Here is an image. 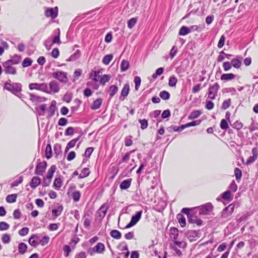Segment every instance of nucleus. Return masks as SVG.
Instances as JSON below:
<instances>
[{"instance_id":"nucleus-1","label":"nucleus","mask_w":258,"mask_h":258,"mask_svg":"<svg viewBox=\"0 0 258 258\" xmlns=\"http://www.w3.org/2000/svg\"><path fill=\"white\" fill-rule=\"evenodd\" d=\"M4 88L15 95H17L22 90V85L20 83H10L6 82L4 85Z\"/></svg>"},{"instance_id":"nucleus-2","label":"nucleus","mask_w":258,"mask_h":258,"mask_svg":"<svg viewBox=\"0 0 258 258\" xmlns=\"http://www.w3.org/2000/svg\"><path fill=\"white\" fill-rule=\"evenodd\" d=\"M14 65L10 63V61H6L3 63L4 68V72L6 74L16 75L17 70L13 66Z\"/></svg>"},{"instance_id":"nucleus-3","label":"nucleus","mask_w":258,"mask_h":258,"mask_svg":"<svg viewBox=\"0 0 258 258\" xmlns=\"http://www.w3.org/2000/svg\"><path fill=\"white\" fill-rule=\"evenodd\" d=\"M219 88L220 86L217 83L210 86L208 90V98L212 100L215 99L217 96Z\"/></svg>"},{"instance_id":"nucleus-4","label":"nucleus","mask_w":258,"mask_h":258,"mask_svg":"<svg viewBox=\"0 0 258 258\" xmlns=\"http://www.w3.org/2000/svg\"><path fill=\"white\" fill-rule=\"evenodd\" d=\"M30 90H37L44 92H48V87L45 83H30L29 85Z\"/></svg>"},{"instance_id":"nucleus-5","label":"nucleus","mask_w":258,"mask_h":258,"mask_svg":"<svg viewBox=\"0 0 258 258\" xmlns=\"http://www.w3.org/2000/svg\"><path fill=\"white\" fill-rule=\"evenodd\" d=\"M104 250L105 246L104 244L99 242L93 248L90 249L89 252L91 255H93L95 253H103Z\"/></svg>"},{"instance_id":"nucleus-6","label":"nucleus","mask_w":258,"mask_h":258,"mask_svg":"<svg viewBox=\"0 0 258 258\" xmlns=\"http://www.w3.org/2000/svg\"><path fill=\"white\" fill-rule=\"evenodd\" d=\"M198 208L200 215H207L212 211L213 206L211 203H208L199 207Z\"/></svg>"},{"instance_id":"nucleus-7","label":"nucleus","mask_w":258,"mask_h":258,"mask_svg":"<svg viewBox=\"0 0 258 258\" xmlns=\"http://www.w3.org/2000/svg\"><path fill=\"white\" fill-rule=\"evenodd\" d=\"M52 76L63 83H66L68 81L67 74L63 72L57 71L54 72L52 74Z\"/></svg>"},{"instance_id":"nucleus-8","label":"nucleus","mask_w":258,"mask_h":258,"mask_svg":"<svg viewBox=\"0 0 258 258\" xmlns=\"http://www.w3.org/2000/svg\"><path fill=\"white\" fill-rule=\"evenodd\" d=\"M46 167L47 163L45 161L38 163L36 167L35 173L37 175H42L43 173L45 170Z\"/></svg>"},{"instance_id":"nucleus-9","label":"nucleus","mask_w":258,"mask_h":258,"mask_svg":"<svg viewBox=\"0 0 258 258\" xmlns=\"http://www.w3.org/2000/svg\"><path fill=\"white\" fill-rule=\"evenodd\" d=\"M252 156H250L246 161V165H249V164L252 163L257 158L258 150L256 148H253L252 149Z\"/></svg>"},{"instance_id":"nucleus-10","label":"nucleus","mask_w":258,"mask_h":258,"mask_svg":"<svg viewBox=\"0 0 258 258\" xmlns=\"http://www.w3.org/2000/svg\"><path fill=\"white\" fill-rule=\"evenodd\" d=\"M130 92V85L128 84H125L121 91L120 96L119 99L120 100H124L125 97H127Z\"/></svg>"},{"instance_id":"nucleus-11","label":"nucleus","mask_w":258,"mask_h":258,"mask_svg":"<svg viewBox=\"0 0 258 258\" xmlns=\"http://www.w3.org/2000/svg\"><path fill=\"white\" fill-rule=\"evenodd\" d=\"M45 15L48 17H51L52 18H55L57 15V8L47 9L45 11Z\"/></svg>"},{"instance_id":"nucleus-12","label":"nucleus","mask_w":258,"mask_h":258,"mask_svg":"<svg viewBox=\"0 0 258 258\" xmlns=\"http://www.w3.org/2000/svg\"><path fill=\"white\" fill-rule=\"evenodd\" d=\"M108 209V206L107 204H104L103 205H102L98 211V213L99 215V216L101 218H104L106 215Z\"/></svg>"},{"instance_id":"nucleus-13","label":"nucleus","mask_w":258,"mask_h":258,"mask_svg":"<svg viewBox=\"0 0 258 258\" xmlns=\"http://www.w3.org/2000/svg\"><path fill=\"white\" fill-rule=\"evenodd\" d=\"M41 183V179L38 176H34L31 179V181L30 183V186L34 189L37 187Z\"/></svg>"},{"instance_id":"nucleus-14","label":"nucleus","mask_w":258,"mask_h":258,"mask_svg":"<svg viewBox=\"0 0 258 258\" xmlns=\"http://www.w3.org/2000/svg\"><path fill=\"white\" fill-rule=\"evenodd\" d=\"M80 137L72 140L70 141L65 149L64 153H67L69 150L75 147L76 143L79 141Z\"/></svg>"},{"instance_id":"nucleus-15","label":"nucleus","mask_w":258,"mask_h":258,"mask_svg":"<svg viewBox=\"0 0 258 258\" xmlns=\"http://www.w3.org/2000/svg\"><path fill=\"white\" fill-rule=\"evenodd\" d=\"M170 237L173 241L177 240L178 236V230L176 228H172L170 230Z\"/></svg>"},{"instance_id":"nucleus-16","label":"nucleus","mask_w":258,"mask_h":258,"mask_svg":"<svg viewBox=\"0 0 258 258\" xmlns=\"http://www.w3.org/2000/svg\"><path fill=\"white\" fill-rule=\"evenodd\" d=\"M132 179L124 180L120 183L119 187L121 189H126L130 187L131 184Z\"/></svg>"},{"instance_id":"nucleus-17","label":"nucleus","mask_w":258,"mask_h":258,"mask_svg":"<svg viewBox=\"0 0 258 258\" xmlns=\"http://www.w3.org/2000/svg\"><path fill=\"white\" fill-rule=\"evenodd\" d=\"M49 87L51 90L54 93H56L59 91V88L58 83L56 81H51L49 83Z\"/></svg>"},{"instance_id":"nucleus-18","label":"nucleus","mask_w":258,"mask_h":258,"mask_svg":"<svg viewBox=\"0 0 258 258\" xmlns=\"http://www.w3.org/2000/svg\"><path fill=\"white\" fill-rule=\"evenodd\" d=\"M235 78V76L232 74H224L221 77V80L222 81H229L234 79Z\"/></svg>"},{"instance_id":"nucleus-19","label":"nucleus","mask_w":258,"mask_h":258,"mask_svg":"<svg viewBox=\"0 0 258 258\" xmlns=\"http://www.w3.org/2000/svg\"><path fill=\"white\" fill-rule=\"evenodd\" d=\"M102 102V100L100 98L97 99L96 100L94 101L91 106V109L93 110H96L97 109H99L101 106Z\"/></svg>"},{"instance_id":"nucleus-20","label":"nucleus","mask_w":258,"mask_h":258,"mask_svg":"<svg viewBox=\"0 0 258 258\" xmlns=\"http://www.w3.org/2000/svg\"><path fill=\"white\" fill-rule=\"evenodd\" d=\"M142 214V211H138L135 215L133 216L131 220L132 223L135 225L141 219Z\"/></svg>"},{"instance_id":"nucleus-21","label":"nucleus","mask_w":258,"mask_h":258,"mask_svg":"<svg viewBox=\"0 0 258 258\" xmlns=\"http://www.w3.org/2000/svg\"><path fill=\"white\" fill-rule=\"evenodd\" d=\"M38 236L37 235L33 234L29 239L28 242L32 246H36L38 244V242L35 240L37 239Z\"/></svg>"},{"instance_id":"nucleus-22","label":"nucleus","mask_w":258,"mask_h":258,"mask_svg":"<svg viewBox=\"0 0 258 258\" xmlns=\"http://www.w3.org/2000/svg\"><path fill=\"white\" fill-rule=\"evenodd\" d=\"M27 249V245L24 242H21L18 245V250L20 254H24Z\"/></svg>"},{"instance_id":"nucleus-23","label":"nucleus","mask_w":258,"mask_h":258,"mask_svg":"<svg viewBox=\"0 0 258 258\" xmlns=\"http://www.w3.org/2000/svg\"><path fill=\"white\" fill-rule=\"evenodd\" d=\"M80 56V51L77 50L74 54H72L69 59H67V61H75L78 59Z\"/></svg>"},{"instance_id":"nucleus-24","label":"nucleus","mask_w":258,"mask_h":258,"mask_svg":"<svg viewBox=\"0 0 258 258\" xmlns=\"http://www.w3.org/2000/svg\"><path fill=\"white\" fill-rule=\"evenodd\" d=\"M118 91V87L116 85H111L108 90V93L110 98H112Z\"/></svg>"},{"instance_id":"nucleus-25","label":"nucleus","mask_w":258,"mask_h":258,"mask_svg":"<svg viewBox=\"0 0 258 258\" xmlns=\"http://www.w3.org/2000/svg\"><path fill=\"white\" fill-rule=\"evenodd\" d=\"M56 102L55 101H52L51 103L50 106L49 107L48 112L50 116H52L54 115V112L56 109Z\"/></svg>"},{"instance_id":"nucleus-26","label":"nucleus","mask_w":258,"mask_h":258,"mask_svg":"<svg viewBox=\"0 0 258 258\" xmlns=\"http://www.w3.org/2000/svg\"><path fill=\"white\" fill-rule=\"evenodd\" d=\"M100 71L92 72L90 75V78L92 79L95 82H98L100 77Z\"/></svg>"},{"instance_id":"nucleus-27","label":"nucleus","mask_w":258,"mask_h":258,"mask_svg":"<svg viewBox=\"0 0 258 258\" xmlns=\"http://www.w3.org/2000/svg\"><path fill=\"white\" fill-rule=\"evenodd\" d=\"M177 218L181 227H185L186 225V221L185 218L183 217V216L181 214H178L177 215Z\"/></svg>"},{"instance_id":"nucleus-28","label":"nucleus","mask_w":258,"mask_h":258,"mask_svg":"<svg viewBox=\"0 0 258 258\" xmlns=\"http://www.w3.org/2000/svg\"><path fill=\"white\" fill-rule=\"evenodd\" d=\"M202 112L200 110H195L190 113L188 117L189 119H195L201 115Z\"/></svg>"},{"instance_id":"nucleus-29","label":"nucleus","mask_w":258,"mask_h":258,"mask_svg":"<svg viewBox=\"0 0 258 258\" xmlns=\"http://www.w3.org/2000/svg\"><path fill=\"white\" fill-rule=\"evenodd\" d=\"M55 170L56 166L55 165H52L47 172L46 178L49 179H51L53 176L54 173L55 171Z\"/></svg>"},{"instance_id":"nucleus-30","label":"nucleus","mask_w":258,"mask_h":258,"mask_svg":"<svg viewBox=\"0 0 258 258\" xmlns=\"http://www.w3.org/2000/svg\"><path fill=\"white\" fill-rule=\"evenodd\" d=\"M110 234L111 236L116 239H119L121 237V233L117 230H112L111 231Z\"/></svg>"},{"instance_id":"nucleus-31","label":"nucleus","mask_w":258,"mask_h":258,"mask_svg":"<svg viewBox=\"0 0 258 258\" xmlns=\"http://www.w3.org/2000/svg\"><path fill=\"white\" fill-rule=\"evenodd\" d=\"M46 109V105L45 104H42L39 106L38 108H36V110L38 112V113L39 115H43L44 114V111Z\"/></svg>"},{"instance_id":"nucleus-32","label":"nucleus","mask_w":258,"mask_h":258,"mask_svg":"<svg viewBox=\"0 0 258 258\" xmlns=\"http://www.w3.org/2000/svg\"><path fill=\"white\" fill-rule=\"evenodd\" d=\"M111 79V76L109 75H104L100 80L101 84L104 85L107 82H108Z\"/></svg>"},{"instance_id":"nucleus-33","label":"nucleus","mask_w":258,"mask_h":258,"mask_svg":"<svg viewBox=\"0 0 258 258\" xmlns=\"http://www.w3.org/2000/svg\"><path fill=\"white\" fill-rule=\"evenodd\" d=\"M189 33L188 27L183 26H182L179 31V35L185 36Z\"/></svg>"},{"instance_id":"nucleus-34","label":"nucleus","mask_w":258,"mask_h":258,"mask_svg":"<svg viewBox=\"0 0 258 258\" xmlns=\"http://www.w3.org/2000/svg\"><path fill=\"white\" fill-rule=\"evenodd\" d=\"M231 65L233 67L238 69L240 67L241 64V60L238 58H234L231 60Z\"/></svg>"},{"instance_id":"nucleus-35","label":"nucleus","mask_w":258,"mask_h":258,"mask_svg":"<svg viewBox=\"0 0 258 258\" xmlns=\"http://www.w3.org/2000/svg\"><path fill=\"white\" fill-rule=\"evenodd\" d=\"M113 58L112 54H108L104 56L102 62L105 65H108Z\"/></svg>"},{"instance_id":"nucleus-36","label":"nucleus","mask_w":258,"mask_h":258,"mask_svg":"<svg viewBox=\"0 0 258 258\" xmlns=\"http://www.w3.org/2000/svg\"><path fill=\"white\" fill-rule=\"evenodd\" d=\"M45 154L47 159H49L52 157V150L51 146L50 144L46 146L45 149Z\"/></svg>"},{"instance_id":"nucleus-37","label":"nucleus","mask_w":258,"mask_h":258,"mask_svg":"<svg viewBox=\"0 0 258 258\" xmlns=\"http://www.w3.org/2000/svg\"><path fill=\"white\" fill-rule=\"evenodd\" d=\"M129 67V62L125 60H123L121 61V64H120V69L121 72H125L126 71Z\"/></svg>"},{"instance_id":"nucleus-38","label":"nucleus","mask_w":258,"mask_h":258,"mask_svg":"<svg viewBox=\"0 0 258 258\" xmlns=\"http://www.w3.org/2000/svg\"><path fill=\"white\" fill-rule=\"evenodd\" d=\"M137 22V19L136 18H133L130 19L127 22V26L129 28H133Z\"/></svg>"},{"instance_id":"nucleus-39","label":"nucleus","mask_w":258,"mask_h":258,"mask_svg":"<svg viewBox=\"0 0 258 258\" xmlns=\"http://www.w3.org/2000/svg\"><path fill=\"white\" fill-rule=\"evenodd\" d=\"M177 82V78L174 76H171L169 79V86L170 87H174L176 86Z\"/></svg>"},{"instance_id":"nucleus-40","label":"nucleus","mask_w":258,"mask_h":258,"mask_svg":"<svg viewBox=\"0 0 258 258\" xmlns=\"http://www.w3.org/2000/svg\"><path fill=\"white\" fill-rule=\"evenodd\" d=\"M17 195L16 194H12L8 195L6 198V201L8 203H12L16 201Z\"/></svg>"},{"instance_id":"nucleus-41","label":"nucleus","mask_w":258,"mask_h":258,"mask_svg":"<svg viewBox=\"0 0 258 258\" xmlns=\"http://www.w3.org/2000/svg\"><path fill=\"white\" fill-rule=\"evenodd\" d=\"M159 96L163 100H168L170 97V94L166 91H162L160 92Z\"/></svg>"},{"instance_id":"nucleus-42","label":"nucleus","mask_w":258,"mask_h":258,"mask_svg":"<svg viewBox=\"0 0 258 258\" xmlns=\"http://www.w3.org/2000/svg\"><path fill=\"white\" fill-rule=\"evenodd\" d=\"M234 174L237 180H239L241 179L242 177V171L240 169L235 168L234 169Z\"/></svg>"},{"instance_id":"nucleus-43","label":"nucleus","mask_w":258,"mask_h":258,"mask_svg":"<svg viewBox=\"0 0 258 258\" xmlns=\"http://www.w3.org/2000/svg\"><path fill=\"white\" fill-rule=\"evenodd\" d=\"M90 174L89 169L87 168H84L79 175L80 178H83L88 176Z\"/></svg>"},{"instance_id":"nucleus-44","label":"nucleus","mask_w":258,"mask_h":258,"mask_svg":"<svg viewBox=\"0 0 258 258\" xmlns=\"http://www.w3.org/2000/svg\"><path fill=\"white\" fill-rule=\"evenodd\" d=\"M56 31H57V35L55 36L53 39V40H52V43L53 44H54V43H58V44H60L61 43V41L60 40V30L59 28H58L57 29H56Z\"/></svg>"},{"instance_id":"nucleus-45","label":"nucleus","mask_w":258,"mask_h":258,"mask_svg":"<svg viewBox=\"0 0 258 258\" xmlns=\"http://www.w3.org/2000/svg\"><path fill=\"white\" fill-rule=\"evenodd\" d=\"M61 180L60 178H55L54 183H53V186L54 187L58 189L61 186Z\"/></svg>"},{"instance_id":"nucleus-46","label":"nucleus","mask_w":258,"mask_h":258,"mask_svg":"<svg viewBox=\"0 0 258 258\" xmlns=\"http://www.w3.org/2000/svg\"><path fill=\"white\" fill-rule=\"evenodd\" d=\"M81 197V193L79 191H76L73 192L72 194V198L73 200L77 202L80 200Z\"/></svg>"},{"instance_id":"nucleus-47","label":"nucleus","mask_w":258,"mask_h":258,"mask_svg":"<svg viewBox=\"0 0 258 258\" xmlns=\"http://www.w3.org/2000/svg\"><path fill=\"white\" fill-rule=\"evenodd\" d=\"M134 83L135 84V89L138 90L140 86L141 79L140 77L136 76L134 78Z\"/></svg>"},{"instance_id":"nucleus-48","label":"nucleus","mask_w":258,"mask_h":258,"mask_svg":"<svg viewBox=\"0 0 258 258\" xmlns=\"http://www.w3.org/2000/svg\"><path fill=\"white\" fill-rule=\"evenodd\" d=\"M20 57L18 56H16L14 57L12 59L7 60V61H10V63L13 65L17 64L20 62Z\"/></svg>"},{"instance_id":"nucleus-49","label":"nucleus","mask_w":258,"mask_h":258,"mask_svg":"<svg viewBox=\"0 0 258 258\" xmlns=\"http://www.w3.org/2000/svg\"><path fill=\"white\" fill-rule=\"evenodd\" d=\"M11 237L8 234H4L2 236V240L5 244L9 243L10 242Z\"/></svg>"},{"instance_id":"nucleus-50","label":"nucleus","mask_w":258,"mask_h":258,"mask_svg":"<svg viewBox=\"0 0 258 258\" xmlns=\"http://www.w3.org/2000/svg\"><path fill=\"white\" fill-rule=\"evenodd\" d=\"M139 122L141 123V128L142 130H144L146 129L148 125V122L147 119H139Z\"/></svg>"},{"instance_id":"nucleus-51","label":"nucleus","mask_w":258,"mask_h":258,"mask_svg":"<svg viewBox=\"0 0 258 258\" xmlns=\"http://www.w3.org/2000/svg\"><path fill=\"white\" fill-rule=\"evenodd\" d=\"M201 121L200 120H197L195 121H192L190 122L187 123L185 124H184V127H188L190 126H196L200 124Z\"/></svg>"},{"instance_id":"nucleus-52","label":"nucleus","mask_w":258,"mask_h":258,"mask_svg":"<svg viewBox=\"0 0 258 258\" xmlns=\"http://www.w3.org/2000/svg\"><path fill=\"white\" fill-rule=\"evenodd\" d=\"M32 61L29 58H25L22 62V66L24 68L28 67L31 65Z\"/></svg>"},{"instance_id":"nucleus-53","label":"nucleus","mask_w":258,"mask_h":258,"mask_svg":"<svg viewBox=\"0 0 258 258\" xmlns=\"http://www.w3.org/2000/svg\"><path fill=\"white\" fill-rule=\"evenodd\" d=\"M62 211V207L60 206L57 209L53 210L52 213L55 217H57L61 214Z\"/></svg>"},{"instance_id":"nucleus-54","label":"nucleus","mask_w":258,"mask_h":258,"mask_svg":"<svg viewBox=\"0 0 258 258\" xmlns=\"http://www.w3.org/2000/svg\"><path fill=\"white\" fill-rule=\"evenodd\" d=\"M237 189V186L236 184L235 183V182L233 180L230 184L229 187V190L231 192H235Z\"/></svg>"},{"instance_id":"nucleus-55","label":"nucleus","mask_w":258,"mask_h":258,"mask_svg":"<svg viewBox=\"0 0 258 258\" xmlns=\"http://www.w3.org/2000/svg\"><path fill=\"white\" fill-rule=\"evenodd\" d=\"M9 225L5 222H0V230L4 231L6 230L9 228Z\"/></svg>"},{"instance_id":"nucleus-56","label":"nucleus","mask_w":258,"mask_h":258,"mask_svg":"<svg viewBox=\"0 0 258 258\" xmlns=\"http://www.w3.org/2000/svg\"><path fill=\"white\" fill-rule=\"evenodd\" d=\"M29 232V228L27 227H24L20 229L19 231V234L22 236H25L28 234Z\"/></svg>"},{"instance_id":"nucleus-57","label":"nucleus","mask_w":258,"mask_h":258,"mask_svg":"<svg viewBox=\"0 0 258 258\" xmlns=\"http://www.w3.org/2000/svg\"><path fill=\"white\" fill-rule=\"evenodd\" d=\"M222 198L225 200H231L230 191L227 190L225 191L222 195Z\"/></svg>"},{"instance_id":"nucleus-58","label":"nucleus","mask_w":258,"mask_h":258,"mask_svg":"<svg viewBox=\"0 0 258 258\" xmlns=\"http://www.w3.org/2000/svg\"><path fill=\"white\" fill-rule=\"evenodd\" d=\"M74 133V128L73 127H68L65 132L64 135L66 136H72Z\"/></svg>"},{"instance_id":"nucleus-59","label":"nucleus","mask_w":258,"mask_h":258,"mask_svg":"<svg viewBox=\"0 0 258 258\" xmlns=\"http://www.w3.org/2000/svg\"><path fill=\"white\" fill-rule=\"evenodd\" d=\"M243 126V124L238 121H235L233 124L232 127L237 130H240Z\"/></svg>"},{"instance_id":"nucleus-60","label":"nucleus","mask_w":258,"mask_h":258,"mask_svg":"<svg viewBox=\"0 0 258 258\" xmlns=\"http://www.w3.org/2000/svg\"><path fill=\"white\" fill-rule=\"evenodd\" d=\"M51 56L54 58H56L59 55V51L58 48H54L51 52Z\"/></svg>"},{"instance_id":"nucleus-61","label":"nucleus","mask_w":258,"mask_h":258,"mask_svg":"<svg viewBox=\"0 0 258 258\" xmlns=\"http://www.w3.org/2000/svg\"><path fill=\"white\" fill-rule=\"evenodd\" d=\"M220 127L223 130H227L228 127V124L225 119H222L220 123Z\"/></svg>"},{"instance_id":"nucleus-62","label":"nucleus","mask_w":258,"mask_h":258,"mask_svg":"<svg viewBox=\"0 0 258 258\" xmlns=\"http://www.w3.org/2000/svg\"><path fill=\"white\" fill-rule=\"evenodd\" d=\"M177 52V48L175 46H173L170 51V56L171 59H172L175 56Z\"/></svg>"},{"instance_id":"nucleus-63","label":"nucleus","mask_w":258,"mask_h":258,"mask_svg":"<svg viewBox=\"0 0 258 258\" xmlns=\"http://www.w3.org/2000/svg\"><path fill=\"white\" fill-rule=\"evenodd\" d=\"M49 240V237L47 236H45L40 241L39 243L42 246L45 245L48 243Z\"/></svg>"},{"instance_id":"nucleus-64","label":"nucleus","mask_w":258,"mask_h":258,"mask_svg":"<svg viewBox=\"0 0 258 258\" xmlns=\"http://www.w3.org/2000/svg\"><path fill=\"white\" fill-rule=\"evenodd\" d=\"M132 138V137L131 136L125 138L124 141L125 146L129 147L133 144Z\"/></svg>"}]
</instances>
